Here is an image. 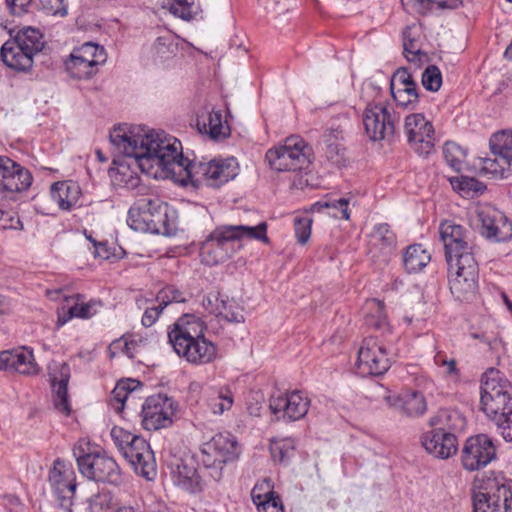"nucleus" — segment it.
Segmentation results:
<instances>
[{"label":"nucleus","mask_w":512,"mask_h":512,"mask_svg":"<svg viewBox=\"0 0 512 512\" xmlns=\"http://www.w3.org/2000/svg\"><path fill=\"white\" fill-rule=\"evenodd\" d=\"M120 132L116 131L113 139L125 145L143 171L149 172L152 166L158 165L166 176H178L177 181L183 186L219 188L239 174V164L234 157L215 158L209 162L190 161L183 156L181 142L172 136L144 135L140 128H136L129 142Z\"/></svg>","instance_id":"1"},{"label":"nucleus","mask_w":512,"mask_h":512,"mask_svg":"<svg viewBox=\"0 0 512 512\" xmlns=\"http://www.w3.org/2000/svg\"><path fill=\"white\" fill-rule=\"evenodd\" d=\"M439 232L445 248L450 291L455 299L470 301L477 293L479 277L475 259L478 246L472 232L452 220L442 222Z\"/></svg>","instance_id":"2"},{"label":"nucleus","mask_w":512,"mask_h":512,"mask_svg":"<svg viewBox=\"0 0 512 512\" xmlns=\"http://www.w3.org/2000/svg\"><path fill=\"white\" fill-rule=\"evenodd\" d=\"M481 405L484 413L502 428L503 438L512 442V386L493 369L481 380Z\"/></svg>","instance_id":"3"},{"label":"nucleus","mask_w":512,"mask_h":512,"mask_svg":"<svg viewBox=\"0 0 512 512\" xmlns=\"http://www.w3.org/2000/svg\"><path fill=\"white\" fill-rule=\"evenodd\" d=\"M43 47L42 33L36 28L24 27L2 45L0 57L8 68L28 72L33 66L34 57Z\"/></svg>","instance_id":"4"},{"label":"nucleus","mask_w":512,"mask_h":512,"mask_svg":"<svg viewBox=\"0 0 512 512\" xmlns=\"http://www.w3.org/2000/svg\"><path fill=\"white\" fill-rule=\"evenodd\" d=\"M473 512H509L512 480L504 477L475 479L471 489Z\"/></svg>","instance_id":"5"},{"label":"nucleus","mask_w":512,"mask_h":512,"mask_svg":"<svg viewBox=\"0 0 512 512\" xmlns=\"http://www.w3.org/2000/svg\"><path fill=\"white\" fill-rule=\"evenodd\" d=\"M313 158L312 147L299 135H291L282 144L270 148L265 155L269 166L278 172L302 171Z\"/></svg>","instance_id":"6"},{"label":"nucleus","mask_w":512,"mask_h":512,"mask_svg":"<svg viewBox=\"0 0 512 512\" xmlns=\"http://www.w3.org/2000/svg\"><path fill=\"white\" fill-rule=\"evenodd\" d=\"M136 128H140L142 130L141 133H143L144 135H158L161 138L169 137V136L166 135L164 131H161V132L149 131L148 129H146V127H142V126H131V127L127 128L126 125L117 126L110 133L111 143L118 149V151L120 153H122L124 156H126L128 159H130V162H128L127 165H124V164L119 165V167L117 168L116 175H115V181L122 187L126 188L127 190L134 192V195L145 196L148 194L149 187L142 183L140 176L137 173L133 172L130 169V166L131 165L137 166L141 170V172H143L147 175L153 174L152 169L154 167H157L161 170H162V168L159 167L158 165H154L149 169V172L143 171L141 169V167L139 166V164L136 162L135 156L132 155L131 153H129L128 151H126L125 145L117 143V141H115L113 139V136L116 133V131L121 130V132L119 134H124L125 138L129 139V142H131V138L133 135L132 132Z\"/></svg>","instance_id":"7"},{"label":"nucleus","mask_w":512,"mask_h":512,"mask_svg":"<svg viewBox=\"0 0 512 512\" xmlns=\"http://www.w3.org/2000/svg\"><path fill=\"white\" fill-rule=\"evenodd\" d=\"M79 472L89 480L120 486L123 483L121 469L106 451H89L76 456Z\"/></svg>","instance_id":"8"},{"label":"nucleus","mask_w":512,"mask_h":512,"mask_svg":"<svg viewBox=\"0 0 512 512\" xmlns=\"http://www.w3.org/2000/svg\"><path fill=\"white\" fill-rule=\"evenodd\" d=\"M233 237L227 225L217 226L200 245L201 262L212 267L227 261L241 248Z\"/></svg>","instance_id":"9"},{"label":"nucleus","mask_w":512,"mask_h":512,"mask_svg":"<svg viewBox=\"0 0 512 512\" xmlns=\"http://www.w3.org/2000/svg\"><path fill=\"white\" fill-rule=\"evenodd\" d=\"M362 121L369 139L380 141L394 137L399 117L384 103L370 102L363 112Z\"/></svg>","instance_id":"10"},{"label":"nucleus","mask_w":512,"mask_h":512,"mask_svg":"<svg viewBox=\"0 0 512 512\" xmlns=\"http://www.w3.org/2000/svg\"><path fill=\"white\" fill-rule=\"evenodd\" d=\"M463 422L458 412L448 410H439L437 414L430 418L431 431L424 433L421 437L423 448H458L457 437L451 429L456 424L452 421Z\"/></svg>","instance_id":"11"},{"label":"nucleus","mask_w":512,"mask_h":512,"mask_svg":"<svg viewBox=\"0 0 512 512\" xmlns=\"http://www.w3.org/2000/svg\"><path fill=\"white\" fill-rule=\"evenodd\" d=\"M177 405L174 400L164 394L149 396L142 405V426L148 431L167 428L172 424V416Z\"/></svg>","instance_id":"12"},{"label":"nucleus","mask_w":512,"mask_h":512,"mask_svg":"<svg viewBox=\"0 0 512 512\" xmlns=\"http://www.w3.org/2000/svg\"><path fill=\"white\" fill-rule=\"evenodd\" d=\"M494 158L481 160V172L491 178H505L512 167V148L507 138V132L501 131L492 135L489 141Z\"/></svg>","instance_id":"13"},{"label":"nucleus","mask_w":512,"mask_h":512,"mask_svg":"<svg viewBox=\"0 0 512 512\" xmlns=\"http://www.w3.org/2000/svg\"><path fill=\"white\" fill-rule=\"evenodd\" d=\"M49 483L59 506L64 510H70L77 488L72 466L57 458L49 471Z\"/></svg>","instance_id":"14"},{"label":"nucleus","mask_w":512,"mask_h":512,"mask_svg":"<svg viewBox=\"0 0 512 512\" xmlns=\"http://www.w3.org/2000/svg\"><path fill=\"white\" fill-rule=\"evenodd\" d=\"M404 131L410 147L420 156H428L434 150V127L423 114L413 113L406 116Z\"/></svg>","instance_id":"15"},{"label":"nucleus","mask_w":512,"mask_h":512,"mask_svg":"<svg viewBox=\"0 0 512 512\" xmlns=\"http://www.w3.org/2000/svg\"><path fill=\"white\" fill-rule=\"evenodd\" d=\"M358 369L363 375L380 376L391 366L386 347L376 338H365L358 351Z\"/></svg>","instance_id":"16"},{"label":"nucleus","mask_w":512,"mask_h":512,"mask_svg":"<svg viewBox=\"0 0 512 512\" xmlns=\"http://www.w3.org/2000/svg\"><path fill=\"white\" fill-rule=\"evenodd\" d=\"M480 233L486 239L505 242L512 237V223L496 209H482L477 214Z\"/></svg>","instance_id":"17"},{"label":"nucleus","mask_w":512,"mask_h":512,"mask_svg":"<svg viewBox=\"0 0 512 512\" xmlns=\"http://www.w3.org/2000/svg\"><path fill=\"white\" fill-rule=\"evenodd\" d=\"M206 329L207 326L200 317L195 314H183L168 327V342L174 350L180 343L184 345L203 336Z\"/></svg>","instance_id":"18"},{"label":"nucleus","mask_w":512,"mask_h":512,"mask_svg":"<svg viewBox=\"0 0 512 512\" xmlns=\"http://www.w3.org/2000/svg\"><path fill=\"white\" fill-rule=\"evenodd\" d=\"M310 401L300 391L288 394L271 396L269 408L275 415L282 413V417L289 421H296L304 417L309 408Z\"/></svg>","instance_id":"19"},{"label":"nucleus","mask_w":512,"mask_h":512,"mask_svg":"<svg viewBox=\"0 0 512 512\" xmlns=\"http://www.w3.org/2000/svg\"><path fill=\"white\" fill-rule=\"evenodd\" d=\"M4 167L0 177L1 193H16L26 191L33 182L31 172L14 160L4 159Z\"/></svg>","instance_id":"20"},{"label":"nucleus","mask_w":512,"mask_h":512,"mask_svg":"<svg viewBox=\"0 0 512 512\" xmlns=\"http://www.w3.org/2000/svg\"><path fill=\"white\" fill-rule=\"evenodd\" d=\"M174 351L189 363L198 365L211 363L217 357V346L205 338L204 335L184 345L178 344V348L174 349Z\"/></svg>","instance_id":"21"},{"label":"nucleus","mask_w":512,"mask_h":512,"mask_svg":"<svg viewBox=\"0 0 512 512\" xmlns=\"http://www.w3.org/2000/svg\"><path fill=\"white\" fill-rule=\"evenodd\" d=\"M151 218V233L161 234L164 236H173L176 234L177 216L176 211L171 208L166 202L158 198H152V213Z\"/></svg>","instance_id":"22"},{"label":"nucleus","mask_w":512,"mask_h":512,"mask_svg":"<svg viewBox=\"0 0 512 512\" xmlns=\"http://www.w3.org/2000/svg\"><path fill=\"white\" fill-rule=\"evenodd\" d=\"M390 407L408 417H417L425 413L427 409L426 400L418 391H408L400 395L388 396L386 398Z\"/></svg>","instance_id":"23"},{"label":"nucleus","mask_w":512,"mask_h":512,"mask_svg":"<svg viewBox=\"0 0 512 512\" xmlns=\"http://www.w3.org/2000/svg\"><path fill=\"white\" fill-rule=\"evenodd\" d=\"M196 126L201 134H207L211 139H225L230 135V127L222 120L221 111L204 109L197 114Z\"/></svg>","instance_id":"24"},{"label":"nucleus","mask_w":512,"mask_h":512,"mask_svg":"<svg viewBox=\"0 0 512 512\" xmlns=\"http://www.w3.org/2000/svg\"><path fill=\"white\" fill-rule=\"evenodd\" d=\"M51 197L63 211H71L80 207L82 191L78 183L73 181H59L52 184Z\"/></svg>","instance_id":"25"},{"label":"nucleus","mask_w":512,"mask_h":512,"mask_svg":"<svg viewBox=\"0 0 512 512\" xmlns=\"http://www.w3.org/2000/svg\"><path fill=\"white\" fill-rule=\"evenodd\" d=\"M123 456L129 461L135 473L148 481L157 476V464L154 450H123Z\"/></svg>","instance_id":"26"},{"label":"nucleus","mask_w":512,"mask_h":512,"mask_svg":"<svg viewBox=\"0 0 512 512\" xmlns=\"http://www.w3.org/2000/svg\"><path fill=\"white\" fill-rule=\"evenodd\" d=\"M58 373L59 377L55 374L51 375V385L54 393V406L59 412L69 415L71 412V406L68 398V382L70 379L69 365L63 363L60 366Z\"/></svg>","instance_id":"27"},{"label":"nucleus","mask_w":512,"mask_h":512,"mask_svg":"<svg viewBox=\"0 0 512 512\" xmlns=\"http://www.w3.org/2000/svg\"><path fill=\"white\" fill-rule=\"evenodd\" d=\"M152 198L137 200L129 209L127 224L135 231L151 233Z\"/></svg>","instance_id":"28"},{"label":"nucleus","mask_w":512,"mask_h":512,"mask_svg":"<svg viewBox=\"0 0 512 512\" xmlns=\"http://www.w3.org/2000/svg\"><path fill=\"white\" fill-rule=\"evenodd\" d=\"M7 370L15 371L23 375H36L39 367L35 362L32 350L23 348L22 350H7L4 354Z\"/></svg>","instance_id":"29"},{"label":"nucleus","mask_w":512,"mask_h":512,"mask_svg":"<svg viewBox=\"0 0 512 512\" xmlns=\"http://www.w3.org/2000/svg\"><path fill=\"white\" fill-rule=\"evenodd\" d=\"M271 488V480L268 478L257 483L251 491L252 501L260 512H267L269 508L273 509L272 512H283L281 499Z\"/></svg>","instance_id":"30"},{"label":"nucleus","mask_w":512,"mask_h":512,"mask_svg":"<svg viewBox=\"0 0 512 512\" xmlns=\"http://www.w3.org/2000/svg\"><path fill=\"white\" fill-rule=\"evenodd\" d=\"M396 242V235L389 224L380 223L374 227L371 233V244L374 248L380 249L385 261L395 250Z\"/></svg>","instance_id":"31"},{"label":"nucleus","mask_w":512,"mask_h":512,"mask_svg":"<svg viewBox=\"0 0 512 512\" xmlns=\"http://www.w3.org/2000/svg\"><path fill=\"white\" fill-rule=\"evenodd\" d=\"M174 465L176 466V468L172 470L174 484L187 492L195 493L198 489L196 469L184 463L183 459H180L179 462Z\"/></svg>","instance_id":"32"},{"label":"nucleus","mask_w":512,"mask_h":512,"mask_svg":"<svg viewBox=\"0 0 512 512\" xmlns=\"http://www.w3.org/2000/svg\"><path fill=\"white\" fill-rule=\"evenodd\" d=\"M430 260V254L421 244L408 246L403 254V266L408 273L420 272Z\"/></svg>","instance_id":"33"},{"label":"nucleus","mask_w":512,"mask_h":512,"mask_svg":"<svg viewBox=\"0 0 512 512\" xmlns=\"http://www.w3.org/2000/svg\"><path fill=\"white\" fill-rule=\"evenodd\" d=\"M198 454H192V458L202 461L205 467H214L222 469L223 465L229 461H234L239 457L237 450H198Z\"/></svg>","instance_id":"34"},{"label":"nucleus","mask_w":512,"mask_h":512,"mask_svg":"<svg viewBox=\"0 0 512 512\" xmlns=\"http://www.w3.org/2000/svg\"><path fill=\"white\" fill-rule=\"evenodd\" d=\"M230 233L234 234V241L236 245H241L240 241L243 238L255 239L263 243H269L267 237V224L261 222L257 226H246V225H227Z\"/></svg>","instance_id":"35"},{"label":"nucleus","mask_w":512,"mask_h":512,"mask_svg":"<svg viewBox=\"0 0 512 512\" xmlns=\"http://www.w3.org/2000/svg\"><path fill=\"white\" fill-rule=\"evenodd\" d=\"M211 313L230 323H242L245 321L243 308L233 299L222 297L220 303L215 305Z\"/></svg>","instance_id":"36"},{"label":"nucleus","mask_w":512,"mask_h":512,"mask_svg":"<svg viewBox=\"0 0 512 512\" xmlns=\"http://www.w3.org/2000/svg\"><path fill=\"white\" fill-rule=\"evenodd\" d=\"M449 181L452 188L463 197L473 198L482 194L486 189V186L474 177H451Z\"/></svg>","instance_id":"37"},{"label":"nucleus","mask_w":512,"mask_h":512,"mask_svg":"<svg viewBox=\"0 0 512 512\" xmlns=\"http://www.w3.org/2000/svg\"><path fill=\"white\" fill-rule=\"evenodd\" d=\"M496 458L495 450H462L463 467L469 471L479 470Z\"/></svg>","instance_id":"38"},{"label":"nucleus","mask_w":512,"mask_h":512,"mask_svg":"<svg viewBox=\"0 0 512 512\" xmlns=\"http://www.w3.org/2000/svg\"><path fill=\"white\" fill-rule=\"evenodd\" d=\"M65 68L72 78L79 80L91 78L98 70L92 62H87L73 54L65 61Z\"/></svg>","instance_id":"39"},{"label":"nucleus","mask_w":512,"mask_h":512,"mask_svg":"<svg viewBox=\"0 0 512 512\" xmlns=\"http://www.w3.org/2000/svg\"><path fill=\"white\" fill-rule=\"evenodd\" d=\"M111 436L118 448H150L145 439L124 430L123 428L114 427L111 430Z\"/></svg>","instance_id":"40"},{"label":"nucleus","mask_w":512,"mask_h":512,"mask_svg":"<svg viewBox=\"0 0 512 512\" xmlns=\"http://www.w3.org/2000/svg\"><path fill=\"white\" fill-rule=\"evenodd\" d=\"M71 54L87 62H92V65L96 67L106 61L104 48L92 42L84 43L81 47L74 49Z\"/></svg>","instance_id":"41"},{"label":"nucleus","mask_w":512,"mask_h":512,"mask_svg":"<svg viewBox=\"0 0 512 512\" xmlns=\"http://www.w3.org/2000/svg\"><path fill=\"white\" fill-rule=\"evenodd\" d=\"M140 386V382L134 379H126L119 381L112 390V402L117 403L119 406L115 409L120 412L124 408L125 402Z\"/></svg>","instance_id":"42"},{"label":"nucleus","mask_w":512,"mask_h":512,"mask_svg":"<svg viewBox=\"0 0 512 512\" xmlns=\"http://www.w3.org/2000/svg\"><path fill=\"white\" fill-rule=\"evenodd\" d=\"M446 163L456 172H460L466 158V150L455 142L447 141L443 146Z\"/></svg>","instance_id":"43"},{"label":"nucleus","mask_w":512,"mask_h":512,"mask_svg":"<svg viewBox=\"0 0 512 512\" xmlns=\"http://www.w3.org/2000/svg\"><path fill=\"white\" fill-rule=\"evenodd\" d=\"M418 87H398L391 90L392 97L399 107L407 109H415L418 103L419 94Z\"/></svg>","instance_id":"44"},{"label":"nucleus","mask_w":512,"mask_h":512,"mask_svg":"<svg viewBox=\"0 0 512 512\" xmlns=\"http://www.w3.org/2000/svg\"><path fill=\"white\" fill-rule=\"evenodd\" d=\"M178 50V44L175 42L173 36L167 34L159 36L154 45L153 51L157 58L165 60L171 58Z\"/></svg>","instance_id":"45"},{"label":"nucleus","mask_w":512,"mask_h":512,"mask_svg":"<svg viewBox=\"0 0 512 512\" xmlns=\"http://www.w3.org/2000/svg\"><path fill=\"white\" fill-rule=\"evenodd\" d=\"M207 404L214 414H222L231 409L233 395L229 389H220L214 397L207 399Z\"/></svg>","instance_id":"46"},{"label":"nucleus","mask_w":512,"mask_h":512,"mask_svg":"<svg viewBox=\"0 0 512 512\" xmlns=\"http://www.w3.org/2000/svg\"><path fill=\"white\" fill-rule=\"evenodd\" d=\"M403 54L409 62L420 61V56H426L417 45V40L411 35V28L403 31Z\"/></svg>","instance_id":"47"},{"label":"nucleus","mask_w":512,"mask_h":512,"mask_svg":"<svg viewBox=\"0 0 512 512\" xmlns=\"http://www.w3.org/2000/svg\"><path fill=\"white\" fill-rule=\"evenodd\" d=\"M92 305L89 303H82L71 306L67 312H64L62 315L58 316V324L64 325L70 319L77 317L82 319H88L95 314V311H92Z\"/></svg>","instance_id":"48"},{"label":"nucleus","mask_w":512,"mask_h":512,"mask_svg":"<svg viewBox=\"0 0 512 512\" xmlns=\"http://www.w3.org/2000/svg\"><path fill=\"white\" fill-rule=\"evenodd\" d=\"M312 223L313 219L308 214L295 216V236L300 244L304 245L310 239Z\"/></svg>","instance_id":"49"},{"label":"nucleus","mask_w":512,"mask_h":512,"mask_svg":"<svg viewBox=\"0 0 512 512\" xmlns=\"http://www.w3.org/2000/svg\"><path fill=\"white\" fill-rule=\"evenodd\" d=\"M423 87L432 92H436L442 85V74L436 65H429L422 73Z\"/></svg>","instance_id":"50"},{"label":"nucleus","mask_w":512,"mask_h":512,"mask_svg":"<svg viewBox=\"0 0 512 512\" xmlns=\"http://www.w3.org/2000/svg\"><path fill=\"white\" fill-rule=\"evenodd\" d=\"M156 301L166 307L171 303L185 302L186 298L184 293L178 288L173 285H167L157 293Z\"/></svg>","instance_id":"51"},{"label":"nucleus","mask_w":512,"mask_h":512,"mask_svg":"<svg viewBox=\"0 0 512 512\" xmlns=\"http://www.w3.org/2000/svg\"><path fill=\"white\" fill-rule=\"evenodd\" d=\"M418 6V12L427 14L431 12L436 5L439 9H456L461 5L460 0H414Z\"/></svg>","instance_id":"52"},{"label":"nucleus","mask_w":512,"mask_h":512,"mask_svg":"<svg viewBox=\"0 0 512 512\" xmlns=\"http://www.w3.org/2000/svg\"><path fill=\"white\" fill-rule=\"evenodd\" d=\"M166 7L174 16L183 20H190L193 18L192 4L187 0H167Z\"/></svg>","instance_id":"53"},{"label":"nucleus","mask_w":512,"mask_h":512,"mask_svg":"<svg viewBox=\"0 0 512 512\" xmlns=\"http://www.w3.org/2000/svg\"><path fill=\"white\" fill-rule=\"evenodd\" d=\"M210 448H235L238 445L237 438L229 431L215 434L207 443Z\"/></svg>","instance_id":"54"},{"label":"nucleus","mask_w":512,"mask_h":512,"mask_svg":"<svg viewBox=\"0 0 512 512\" xmlns=\"http://www.w3.org/2000/svg\"><path fill=\"white\" fill-rule=\"evenodd\" d=\"M131 346H135L134 341H128L124 336L114 340L108 347L110 358H114L118 353L127 355L130 359L134 358Z\"/></svg>","instance_id":"55"},{"label":"nucleus","mask_w":512,"mask_h":512,"mask_svg":"<svg viewBox=\"0 0 512 512\" xmlns=\"http://www.w3.org/2000/svg\"><path fill=\"white\" fill-rule=\"evenodd\" d=\"M398 87H418L407 68L397 69L391 78L390 89Z\"/></svg>","instance_id":"56"},{"label":"nucleus","mask_w":512,"mask_h":512,"mask_svg":"<svg viewBox=\"0 0 512 512\" xmlns=\"http://www.w3.org/2000/svg\"><path fill=\"white\" fill-rule=\"evenodd\" d=\"M42 9L48 14L64 17L67 15V4L65 0H39Z\"/></svg>","instance_id":"57"},{"label":"nucleus","mask_w":512,"mask_h":512,"mask_svg":"<svg viewBox=\"0 0 512 512\" xmlns=\"http://www.w3.org/2000/svg\"><path fill=\"white\" fill-rule=\"evenodd\" d=\"M463 448H495V445L491 437L480 433L467 438Z\"/></svg>","instance_id":"58"},{"label":"nucleus","mask_w":512,"mask_h":512,"mask_svg":"<svg viewBox=\"0 0 512 512\" xmlns=\"http://www.w3.org/2000/svg\"><path fill=\"white\" fill-rule=\"evenodd\" d=\"M328 204H334L333 206H329L331 209H335L337 213H334V217H339L341 219L348 220L350 218V211L348 209L349 199L348 198H339L328 200Z\"/></svg>","instance_id":"59"},{"label":"nucleus","mask_w":512,"mask_h":512,"mask_svg":"<svg viewBox=\"0 0 512 512\" xmlns=\"http://www.w3.org/2000/svg\"><path fill=\"white\" fill-rule=\"evenodd\" d=\"M344 151L345 149L341 143L329 144L326 147V157L329 161L340 165L345 161Z\"/></svg>","instance_id":"60"},{"label":"nucleus","mask_w":512,"mask_h":512,"mask_svg":"<svg viewBox=\"0 0 512 512\" xmlns=\"http://www.w3.org/2000/svg\"><path fill=\"white\" fill-rule=\"evenodd\" d=\"M5 2L11 14L22 16L28 12L32 0H5Z\"/></svg>","instance_id":"61"},{"label":"nucleus","mask_w":512,"mask_h":512,"mask_svg":"<svg viewBox=\"0 0 512 512\" xmlns=\"http://www.w3.org/2000/svg\"><path fill=\"white\" fill-rule=\"evenodd\" d=\"M164 308L160 303L157 306L147 308L141 319L142 325L151 327L157 321Z\"/></svg>","instance_id":"62"},{"label":"nucleus","mask_w":512,"mask_h":512,"mask_svg":"<svg viewBox=\"0 0 512 512\" xmlns=\"http://www.w3.org/2000/svg\"><path fill=\"white\" fill-rule=\"evenodd\" d=\"M472 337L488 345L490 350H498L502 341L497 336H489L486 333H472Z\"/></svg>","instance_id":"63"},{"label":"nucleus","mask_w":512,"mask_h":512,"mask_svg":"<svg viewBox=\"0 0 512 512\" xmlns=\"http://www.w3.org/2000/svg\"><path fill=\"white\" fill-rule=\"evenodd\" d=\"M322 138H323L325 147H327L329 144L340 143V140L343 139L342 130H340L339 128L329 129L324 132Z\"/></svg>","instance_id":"64"}]
</instances>
